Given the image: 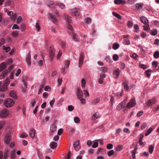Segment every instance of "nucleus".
Instances as JSON below:
<instances>
[{"label": "nucleus", "instance_id": "f257e3e1", "mask_svg": "<svg viewBox=\"0 0 159 159\" xmlns=\"http://www.w3.org/2000/svg\"><path fill=\"white\" fill-rule=\"evenodd\" d=\"M14 104V102L11 98H8L5 101L4 105L6 107H10Z\"/></svg>", "mask_w": 159, "mask_h": 159}, {"label": "nucleus", "instance_id": "f03ea898", "mask_svg": "<svg viewBox=\"0 0 159 159\" xmlns=\"http://www.w3.org/2000/svg\"><path fill=\"white\" fill-rule=\"evenodd\" d=\"M55 50L53 47H50L49 50V59L52 61L55 54Z\"/></svg>", "mask_w": 159, "mask_h": 159}, {"label": "nucleus", "instance_id": "7ed1b4c3", "mask_svg": "<svg viewBox=\"0 0 159 159\" xmlns=\"http://www.w3.org/2000/svg\"><path fill=\"white\" fill-rule=\"evenodd\" d=\"M136 104L134 98L131 99L129 102L128 103L127 105V108L130 109L132 107H134Z\"/></svg>", "mask_w": 159, "mask_h": 159}, {"label": "nucleus", "instance_id": "20e7f679", "mask_svg": "<svg viewBox=\"0 0 159 159\" xmlns=\"http://www.w3.org/2000/svg\"><path fill=\"white\" fill-rule=\"evenodd\" d=\"M84 53L83 52L80 53V55L79 58V67H80L83 63L84 59Z\"/></svg>", "mask_w": 159, "mask_h": 159}, {"label": "nucleus", "instance_id": "39448f33", "mask_svg": "<svg viewBox=\"0 0 159 159\" xmlns=\"http://www.w3.org/2000/svg\"><path fill=\"white\" fill-rule=\"evenodd\" d=\"M48 15L49 18H50L51 20V21L53 22V23L55 24H57V20L56 17H55V16L50 13H49Z\"/></svg>", "mask_w": 159, "mask_h": 159}, {"label": "nucleus", "instance_id": "423d86ee", "mask_svg": "<svg viewBox=\"0 0 159 159\" xmlns=\"http://www.w3.org/2000/svg\"><path fill=\"white\" fill-rule=\"evenodd\" d=\"M8 114V111L6 109H4L0 112V116L2 118L6 117L7 116Z\"/></svg>", "mask_w": 159, "mask_h": 159}, {"label": "nucleus", "instance_id": "0eeeda50", "mask_svg": "<svg viewBox=\"0 0 159 159\" xmlns=\"http://www.w3.org/2000/svg\"><path fill=\"white\" fill-rule=\"evenodd\" d=\"M71 12L74 15L77 16L79 15L80 10L78 8H75L71 10Z\"/></svg>", "mask_w": 159, "mask_h": 159}, {"label": "nucleus", "instance_id": "6e6552de", "mask_svg": "<svg viewBox=\"0 0 159 159\" xmlns=\"http://www.w3.org/2000/svg\"><path fill=\"white\" fill-rule=\"evenodd\" d=\"M120 73V70L119 68H117L114 70L113 75L115 78H117Z\"/></svg>", "mask_w": 159, "mask_h": 159}, {"label": "nucleus", "instance_id": "1a4fd4ad", "mask_svg": "<svg viewBox=\"0 0 159 159\" xmlns=\"http://www.w3.org/2000/svg\"><path fill=\"white\" fill-rule=\"evenodd\" d=\"M140 20L143 22L146 26H149V25L148 24V20L144 16H142L140 17Z\"/></svg>", "mask_w": 159, "mask_h": 159}, {"label": "nucleus", "instance_id": "9d476101", "mask_svg": "<svg viewBox=\"0 0 159 159\" xmlns=\"http://www.w3.org/2000/svg\"><path fill=\"white\" fill-rule=\"evenodd\" d=\"M79 143L80 141L78 140H77L74 144V147L76 151H78L80 148Z\"/></svg>", "mask_w": 159, "mask_h": 159}, {"label": "nucleus", "instance_id": "9b49d317", "mask_svg": "<svg viewBox=\"0 0 159 159\" xmlns=\"http://www.w3.org/2000/svg\"><path fill=\"white\" fill-rule=\"evenodd\" d=\"M77 95L78 99L83 98V93L81 89L77 88Z\"/></svg>", "mask_w": 159, "mask_h": 159}, {"label": "nucleus", "instance_id": "f8f14e48", "mask_svg": "<svg viewBox=\"0 0 159 159\" xmlns=\"http://www.w3.org/2000/svg\"><path fill=\"white\" fill-rule=\"evenodd\" d=\"M47 4L48 7L51 8H54L55 7V4L52 1H51L49 0H48L47 1Z\"/></svg>", "mask_w": 159, "mask_h": 159}, {"label": "nucleus", "instance_id": "ddd939ff", "mask_svg": "<svg viewBox=\"0 0 159 159\" xmlns=\"http://www.w3.org/2000/svg\"><path fill=\"white\" fill-rule=\"evenodd\" d=\"M100 117V115L98 112H95L92 116V119L93 120H95L96 119Z\"/></svg>", "mask_w": 159, "mask_h": 159}, {"label": "nucleus", "instance_id": "4468645a", "mask_svg": "<svg viewBox=\"0 0 159 159\" xmlns=\"http://www.w3.org/2000/svg\"><path fill=\"white\" fill-rule=\"evenodd\" d=\"M54 123H54V124H52L50 126V130L52 133H54L57 130V127Z\"/></svg>", "mask_w": 159, "mask_h": 159}, {"label": "nucleus", "instance_id": "2eb2a0df", "mask_svg": "<svg viewBox=\"0 0 159 159\" xmlns=\"http://www.w3.org/2000/svg\"><path fill=\"white\" fill-rule=\"evenodd\" d=\"M9 96L15 99H16L17 98V96L15 92L13 91H11L9 93Z\"/></svg>", "mask_w": 159, "mask_h": 159}, {"label": "nucleus", "instance_id": "dca6fc26", "mask_svg": "<svg viewBox=\"0 0 159 159\" xmlns=\"http://www.w3.org/2000/svg\"><path fill=\"white\" fill-rule=\"evenodd\" d=\"M72 36L73 39L75 41L78 42L80 41V38L74 33H72Z\"/></svg>", "mask_w": 159, "mask_h": 159}, {"label": "nucleus", "instance_id": "f3484780", "mask_svg": "<svg viewBox=\"0 0 159 159\" xmlns=\"http://www.w3.org/2000/svg\"><path fill=\"white\" fill-rule=\"evenodd\" d=\"M35 133V130L34 129H32L30 131L29 134L31 138H34Z\"/></svg>", "mask_w": 159, "mask_h": 159}, {"label": "nucleus", "instance_id": "a211bd4d", "mask_svg": "<svg viewBox=\"0 0 159 159\" xmlns=\"http://www.w3.org/2000/svg\"><path fill=\"white\" fill-rule=\"evenodd\" d=\"M7 65V64L4 62H2L0 64V72L6 68Z\"/></svg>", "mask_w": 159, "mask_h": 159}, {"label": "nucleus", "instance_id": "6ab92c4d", "mask_svg": "<svg viewBox=\"0 0 159 159\" xmlns=\"http://www.w3.org/2000/svg\"><path fill=\"white\" fill-rule=\"evenodd\" d=\"M154 103L155 100L153 99H152L148 101L147 102H146V104L148 107L152 105Z\"/></svg>", "mask_w": 159, "mask_h": 159}, {"label": "nucleus", "instance_id": "aec40b11", "mask_svg": "<svg viewBox=\"0 0 159 159\" xmlns=\"http://www.w3.org/2000/svg\"><path fill=\"white\" fill-rule=\"evenodd\" d=\"M30 59V54L29 53L28 55L26 57V61L27 64L29 66L30 65L31 63Z\"/></svg>", "mask_w": 159, "mask_h": 159}, {"label": "nucleus", "instance_id": "412c9836", "mask_svg": "<svg viewBox=\"0 0 159 159\" xmlns=\"http://www.w3.org/2000/svg\"><path fill=\"white\" fill-rule=\"evenodd\" d=\"M64 17L68 23H70L72 22L71 18L70 16L67 15H65Z\"/></svg>", "mask_w": 159, "mask_h": 159}, {"label": "nucleus", "instance_id": "4be33fe9", "mask_svg": "<svg viewBox=\"0 0 159 159\" xmlns=\"http://www.w3.org/2000/svg\"><path fill=\"white\" fill-rule=\"evenodd\" d=\"M27 79V77L26 76L24 75L22 77V81L23 84H24V86L26 88V81Z\"/></svg>", "mask_w": 159, "mask_h": 159}, {"label": "nucleus", "instance_id": "5701e85b", "mask_svg": "<svg viewBox=\"0 0 159 159\" xmlns=\"http://www.w3.org/2000/svg\"><path fill=\"white\" fill-rule=\"evenodd\" d=\"M11 137L10 135H7L5 138L4 141L7 144H9L10 140H11Z\"/></svg>", "mask_w": 159, "mask_h": 159}, {"label": "nucleus", "instance_id": "b1692460", "mask_svg": "<svg viewBox=\"0 0 159 159\" xmlns=\"http://www.w3.org/2000/svg\"><path fill=\"white\" fill-rule=\"evenodd\" d=\"M114 3L116 4H124L125 3V0H115Z\"/></svg>", "mask_w": 159, "mask_h": 159}, {"label": "nucleus", "instance_id": "393cba45", "mask_svg": "<svg viewBox=\"0 0 159 159\" xmlns=\"http://www.w3.org/2000/svg\"><path fill=\"white\" fill-rule=\"evenodd\" d=\"M5 6H9L11 7H12L13 6V3L11 1H8L6 2Z\"/></svg>", "mask_w": 159, "mask_h": 159}, {"label": "nucleus", "instance_id": "a878e982", "mask_svg": "<svg viewBox=\"0 0 159 159\" xmlns=\"http://www.w3.org/2000/svg\"><path fill=\"white\" fill-rule=\"evenodd\" d=\"M57 143L55 142H52L50 144L51 148L52 149H53L57 147Z\"/></svg>", "mask_w": 159, "mask_h": 159}, {"label": "nucleus", "instance_id": "bb28decb", "mask_svg": "<svg viewBox=\"0 0 159 159\" xmlns=\"http://www.w3.org/2000/svg\"><path fill=\"white\" fill-rule=\"evenodd\" d=\"M123 106V102H121L117 106L116 108V109L118 111H120L122 108Z\"/></svg>", "mask_w": 159, "mask_h": 159}, {"label": "nucleus", "instance_id": "cd10ccee", "mask_svg": "<svg viewBox=\"0 0 159 159\" xmlns=\"http://www.w3.org/2000/svg\"><path fill=\"white\" fill-rule=\"evenodd\" d=\"M122 85L124 86V88L126 90H128L129 88V87L127 83L126 82H124L122 83Z\"/></svg>", "mask_w": 159, "mask_h": 159}, {"label": "nucleus", "instance_id": "c85d7f7f", "mask_svg": "<svg viewBox=\"0 0 159 159\" xmlns=\"http://www.w3.org/2000/svg\"><path fill=\"white\" fill-rule=\"evenodd\" d=\"M112 14L114 16H115L118 19H121V16L119 14L114 12H113Z\"/></svg>", "mask_w": 159, "mask_h": 159}, {"label": "nucleus", "instance_id": "c756f323", "mask_svg": "<svg viewBox=\"0 0 159 159\" xmlns=\"http://www.w3.org/2000/svg\"><path fill=\"white\" fill-rule=\"evenodd\" d=\"M153 130V129L152 128H149L146 132L145 134V136H147L149 135Z\"/></svg>", "mask_w": 159, "mask_h": 159}, {"label": "nucleus", "instance_id": "7c9ffc66", "mask_svg": "<svg viewBox=\"0 0 159 159\" xmlns=\"http://www.w3.org/2000/svg\"><path fill=\"white\" fill-rule=\"evenodd\" d=\"M2 49L5 50L6 52H8L11 50L10 47H6L4 45H3L2 47Z\"/></svg>", "mask_w": 159, "mask_h": 159}, {"label": "nucleus", "instance_id": "2f4dec72", "mask_svg": "<svg viewBox=\"0 0 159 159\" xmlns=\"http://www.w3.org/2000/svg\"><path fill=\"white\" fill-rule=\"evenodd\" d=\"M8 71L7 70H5L4 72L2 73V75L0 76V78H2L4 77L7 75Z\"/></svg>", "mask_w": 159, "mask_h": 159}, {"label": "nucleus", "instance_id": "473e14b6", "mask_svg": "<svg viewBox=\"0 0 159 159\" xmlns=\"http://www.w3.org/2000/svg\"><path fill=\"white\" fill-rule=\"evenodd\" d=\"M154 58L157 59L159 57V52L156 51L155 52L153 55Z\"/></svg>", "mask_w": 159, "mask_h": 159}, {"label": "nucleus", "instance_id": "72a5a7b5", "mask_svg": "<svg viewBox=\"0 0 159 159\" xmlns=\"http://www.w3.org/2000/svg\"><path fill=\"white\" fill-rule=\"evenodd\" d=\"M99 102V99L96 98L94 99L92 102V104L95 105L97 103H98Z\"/></svg>", "mask_w": 159, "mask_h": 159}, {"label": "nucleus", "instance_id": "f704fd0d", "mask_svg": "<svg viewBox=\"0 0 159 159\" xmlns=\"http://www.w3.org/2000/svg\"><path fill=\"white\" fill-rule=\"evenodd\" d=\"M119 47V45L118 43H115L113 45V48L114 49L116 50Z\"/></svg>", "mask_w": 159, "mask_h": 159}, {"label": "nucleus", "instance_id": "c9c22d12", "mask_svg": "<svg viewBox=\"0 0 159 159\" xmlns=\"http://www.w3.org/2000/svg\"><path fill=\"white\" fill-rule=\"evenodd\" d=\"M152 70H146V71H145V73L147 75V77L149 78L150 76V73L152 72Z\"/></svg>", "mask_w": 159, "mask_h": 159}, {"label": "nucleus", "instance_id": "e433bc0d", "mask_svg": "<svg viewBox=\"0 0 159 159\" xmlns=\"http://www.w3.org/2000/svg\"><path fill=\"white\" fill-rule=\"evenodd\" d=\"M10 82V80L9 79L7 78L5 80L4 82V84L5 85L7 86L9 84Z\"/></svg>", "mask_w": 159, "mask_h": 159}, {"label": "nucleus", "instance_id": "4c0bfd02", "mask_svg": "<svg viewBox=\"0 0 159 159\" xmlns=\"http://www.w3.org/2000/svg\"><path fill=\"white\" fill-rule=\"evenodd\" d=\"M157 30L155 29H153L151 31V34L153 36H155L157 34Z\"/></svg>", "mask_w": 159, "mask_h": 159}, {"label": "nucleus", "instance_id": "58836bf2", "mask_svg": "<svg viewBox=\"0 0 159 159\" xmlns=\"http://www.w3.org/2000/svg\"><path fill=\"white\" fill-rule=\"evenodd\" d=\"M154 148V146L152 145H151L149 148V151L150 154H152Z\"/></svg>", "mask_w": 159, "mask_h": 159}, {"label": "nucleus", "instance_id": "ea45409f", "mask_svg": "<svg viewBox=\"0 0 159 159\" xmlns=\"http://www.w3.org/2000/svg\"><path fill=\"white\" fill-rule=\"evenodd\" d=\"M100 71H102L103 73L107 71L108 69L107 67H103L100 68Z\"/></svg>", "mask_w": 159, "mask_h": 159}, {"label": "nucleus", "instance_id": "a19ab883", "mask_svg": "<svg viewBox=\"0 0 159 159\" xmlns=\"http://www.w3.org/2000/svg\"><path fill=\"white\" fill-rule=\"evenodd\" d=\"M143 5L141 4H136L135 5L136 8L137 9H140L142 7Z\"/></svg>", "mask_w": 159, "mask_h": 159}, {"label": "nucleus", "instance_id": "79ce46f5", "mask_svg": "<svg viewBox=\"0 0 159 159\" xmlns=\"http://www.w3.org/2000/svg\"><path fill=\"white\" fill-rule=\"evenodd\" d=\"M7 86L6 85H5L3 84V86L2 87H1V88L0 89V90L1 91H5V90H7Z\"/></svg>", "mask_w": 159, "mask_h": 159}, {"label": "nucleus", "instance_id": "37998d69", "mask_svg": "<svg viewBox=\"0 0 159 159\" xmlns=\"http://www.w3.org/2000/svg\"><path fill=\"white\" fill-rule=\"evenodd\" d=\"M37 150L38 151L37 153H38V155L39 159H41L43 158V156L42 154V152L39 151V150L37 149Z\"/></svg>", "mask_w": 159, "mask_h": 159}, {"label": "nucleus", "instance_id": "c03bdc74", "mask_svg": "<svg viewBox=\"0 0 159 159\" xmlns=\"http://www.w3.org/2000/svg\"><path fill=\"white\" fill-rule=\"evenodd\" d=\"M81 86L82 87H83V88L85 86V84H86V81H85V80H84V79H82L81 81Z\"/></svg>", "mask_w": 159, "mask_h": 159}, {"label": "nucleus", "instance_id": "a18cd8bd", "mask_svg": "<svg viewBox=\"0 0 159 159\" xmlns=\"http://www.w3.org/2000/svg\"><path fill=\"white\" fill-rule=\"evenodd\" d=\"M5 40L4 38L0 39V47L5 43Z\"/></svg>", "mask_w": 159, "mask_h": 159}, {"label": "nucleus", "instance_id": "49530a36", "mask_svg": "<svg viewBox=\"0 0 159 159\" xmlns=\"http://www.w3.org/2000/svg\"><path fill=\"white\" fill-rule=\"evenodd\" d=\"M57 5H58V6L59 7H60V8H61L62 9H64V7H65V6L64 5V4L63 3H57Z\"/></svg>", "mask_w": 159, "mask_h": 159}, {"label": "nucleus", "instance_id": "de8ad7c7", "mask_svg": "<svg viewBox=\"0 0 159 159\" xmlns=\"http://www.w3.org/2000/svg\"><path fill=\"white\" fill-rule=\"evenodd\" d=\"M11 19L13 21H15L16 18V13H13V15H12V16H11Z\"/></svg>", "mask_w": 159, "mask_h": 159}, {"label": "nucleus", "instance_id": "09e8293b", "mask_svg": "<svg viewBox=\"0 0 159 159\" xmlns=\"http://www.w3.org/2000/svg\"><path fill=\"white\" fill-rule=\"evenodd\" d=\"M11 157L12 159H14L16 157L15 151H12L11 153Z\"/></svg>", "mask_w": 159, "mask_h": 159}, {"label": "nucleus", "instance_id": "8fccbe9b", "mask_svg": "<svg viewBox=\"0 0 159 159\" xmlns=\"http://www.w3.org/2000/svg\"><path fill=\"white\" fill-rule=\"evenodd\" d=\"M123 147L122 146L119 145L116 148V150L117 151H120L123 149Z\"/></svg>", "mask_w": 159, "mask_h": 159}, {"label": "nucleus", "instance_id": "3c124183", "mask_svg": "<svg viewBox=\"0 0 159 159\" xmlns=\"http://www.w3.org/2000/svg\"><path fill=\"white\" fill-rule=\"evenodd\" d=\"M152 65L154 67L156 68L158 66V62L156 61H154L152 62Z\"/></svg>", "mask_w": 159, "mask_h": 159}, {"label": "nucleus", "instance_id": "603ef678", "mask_svg": "<svg viewBox=\"0 0 159 159\" xmlns=\"http://www.w3.org/2000/svg\"><path fill=\"white\" fill-rule=\"evenodd\" d=\"M113 59L115 61H117L118 59V56L117 54H114L113 56Z\"/></svg>", "mask_w": 159, "mask_h": 159}, {"label": "nucleus", "instance_id": "864d4df0", "mask_svg": "<svg viewBox=\"0 0 159 159\" xmlns=\"http://www.w3.org/2000/svg\"><path fill=\"white\" fill-rule=\"evenodd\" d=\"M114 153V152L113 150H111L109 151L108 152V155L109 157H110Z\"/></svg>", "mask_w": 159, "mask_h": 159}, {"label": "nucleus", "instance_id": "5fc2aeb1", "mask_svg": "<svg viewBox=\"0 0 159 159\" xmlns=\"http://www.w3.org/2000/svg\"><path fill=\"white\" fill-rule=\"evenodd\" d=\"M121 131L122 129H121L120 128H118L116 130V135H118L121 132Z\"/></svg>", "mask_w": 159, "mask_h": 159}, {"label": "nucleus", "instance_id": "6e6d98bb", "mask_svg": "<svg viewBox=\"0 0 159 159\" xmlns=\"http://www.w3.org/2000/svg\"><path fill=\"white\" fill-rule=\"evenodd\" d=\"M113 147V145L111 143H109L107 145V148L108 149H110L112 148Z\"/></svg>", "mask_w": 159, "mask_h": 159}, {"label": "nucleus", "instance_id": "4d7b16f0", "mask_svg": "<svg viewBox=\"0 0 159 159\" xmlns=\"http://www.w3.org/2000/svg\"><path fill=\"white\" fill-rule=\"evenodd\" d=\"M143 114V111H141L138 112L137 114V116L138 117H140Z\"/></svg>", "mask_w": 159, "mask_h": 159}, {"label": "nucleus", "instance_id": "13d9d810", "mask_svg": "<svg viewBox=\"0 0 159 159\" xmlns=\"http://www.w3.org/2000/svg\"><path fill=\"white\" fill-rule=\"evenodd\" d=\"M28 134L25 133L23 132L20 135V137L22 138L27 137L28 136Z\"/></svg>", "mask_w": 159, "mask_h": 159}, {"label": "nucleus", "instance_id": "bf43d9fd", "mask_svg": "<svg viewBox=\"0 0 159 159\" xmlns=\"http://www.w3.org/2000/svg\"><path fill=\"white\" fill-rule=\"evenodd\" d=\"M74 121L75 123H79L80 122V120L78 117H75L74 119Z\"/></svg>", "mask_w": 159, "mask_h": 159}, {"label": "nucleus", "instance_id": "052dcab7", "mask_svg": "<svg viewBox=\"0 0 159 159\" xmlns=\"http://www.w3.org/2000/svg\"><path fill=\"white\" fill-rule=\"evenodd\" d=\"M134 28L135 29L134 30V32L136 33L138 32V30L139 29V26L137 24H135L134 25Z\"/></svg>", "mask_w": 159, "mask_h": 159}, {"label": "nucleus", "instance_id": "680f3d73", "mask_svg": "<svg viewBox=\"0 0 159 159\" xmlns=\"http://www.w3.org/2000/svg\"><path fill=\"white\" fill-rule=\"evenodd\" d=\"M68 110L69 111H71L74 109V107L72 105H70L68 107Z\"/></svg>", "mask_w": 159, "mask_h": 159}, {"label": "nucleus", "instance_id": "e2e57ef3", "mask_svg": "<svg viewBox=\"0 0 159 159\" xmlns=\"http://www.w3.org/2000/svg\"><path fill=\"white\" fill-rule=\"evenodd\" d=\"M147 126V124L145 123H144L141 126V129L143 130L146 128Z\"/></svg>", "mask_w": 159, "mask_h": 159}, {"label": "nucleus", "instance_id": "0e129e2a", "mask_svg": "<svg viewBox=\"0 0 159 159\" xmlns=\"http://www.w3.org/2000/svg\"><path fill=\"white\" fill-rule=\"evenodd\" d=\"M19 28V27L18 25L16 24H14L12 27V30L18 29Z\"/></svg>", "mask_w": 159, "mask_h": 159}, {"label": "nucleus", "instance_id": "69168bd1", "mask_svg": "<svg viewBox=\"0 0 159 159\" xmlns=\"http://www.w3.org/2000/svg\"><path fill=\"white\" fill-rule=\"evenodd\" d=\"M106 75L105 73L103 72L101 73L100 74V78L102 79L105 78Z\"/></svg>", "mask_w": 159, "mask_h": 159}, {"label": "nucleus", "instance_id": "338daca9", "mask_svg": "<svg viewBox=\"0 0 159 159\" xmlns=\"http://www.w3.org/2000/svg\"><path fill=\"white\" fill-rule=\"evenodd\" d=\"M8 151H7L6 152L4 153V159H6L7 157L8 156Z\"/></svg>", "mask_w": 159, "mask_h": 159}, {"label": "nucleus", "instance_id": "774afa93", "mask_svg": "<svg viewBox=\"0 0 159 159\" xmlns=\"http://www.w3.org/2000/svg\"><path fill=\"white\" fill-rule=\"evenodd\" d=\"M26 26L24 24H22L21 26L20 29L22 31H24L25 30Z\"/></svg>", "mask_w": 159, "mask_h": 159}]
</instances>
